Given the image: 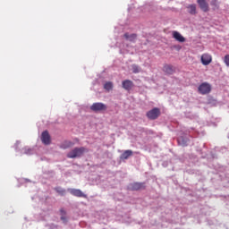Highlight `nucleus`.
Here are the masks:
<instances>
[{
    "instance_id": "9b49d317",
    "label": "nucleus",
    "mask_w": 229,
    "mask_h": 229,
    "mask_svg": "<svg viewBox=\"0 0 229 229\" xmlns=\"http://www.w3.org/2000/svg\"><path fill=\"white\" fill-rule=\"evenodd\" d=\"M122 85L123 89H124L125 90H131V89L133 88V81L130 80H125L122 82Z\"/></svg>"
},
{
    "instance_id": "f03ea898",
    "label": "nucleus",
    "mask_w": 229,
    "mask_h": 229,
    "mask_svg": "<svg viewBox=\"0 0 229 229\" xmlns=\"http://www.w3.org/2000/svg\"><path fill=\"white\" fill-rule=\"evenodd\" d=\"M198 90L199 94L205 96L206 94H210L212 91V86L208 82H203L199 86Z\"/></svg>"
},
{
    "instance_id": "dca6fc26",
    "label": "nucleus",
    "mask_w": 229,
    "mask_h": 229,
    "mask_svg": "<svg viewBox=\"0 0 229 229\" xmlns=\"http://www.w3.org/2000/svg\"><path fill=\"white\" fill-rule=\"evenodd\" d=\"M124 38H126V40H130V42H133L137 38V34L125 33Z\"/></svg>"
},
{
    "instance_id": "4be33fe9",
    "label": "nucleus",
    "mask_w": 229,
    "mask_h": 229,
    "mask_svg": "<svg viewBox=\"0 0 229 229\" xmlns=\"http://www.w3.org/2000/svg\"><path fill=\"white\" fill-rule=\"evenodd\" d=\"M61 220L62 221H67V218L65 217V215H63L62 216H61Z\"/></svg>"
},
{
    "instance_id": "6e6552de",
    "label": "nucleus",
    "mask_w": 229,
    "mask_h": 229,
    "mask_svg": "<svg viewBox=\"0 0 229 229\" xmlns=\"http://www.w3.org/2000/svg\"><path fill=\"white\" fill-rule=\"evenodd\" d=\"M202 65H210L212 64V55L209 54H203L200 57Z\"/></svg>"
},
{
    "instance_id": "aec40b11",
    "label": "nucleus",
    "mask_w": 229,
    "mask_h": 229,
    "mask_svg": "<svg viewBox=\"0 0 229 229\" xmlns=\"http://www.w3.org/2000/svg\"><path fill=\"white\" fill-rule=\"evenodd\" d=\"M132 72H133L134 74H137V73L140 72V69L139 68V66L133 64V65H132Z\"/></svg>"
},
{
    "instance_id": "39448f33",
    "label": "nucleus",
    "mask_w": 229,
    "mask_h": 229,
    "mask_svg": "<svg viewBox=\"0 0 229 229\" xmlns=\"http://www.w3.org/2000/svg\"><path fill=\"white\" fill-rule=\"evenodd\" d=\"M130 191H144L146 182H132L129 184Z\"/></svg>"
},
{
    "instance_id": "423d86ee",
    "label": "nucleus",
    "mask_w": 229,
    "mask_h": 229,
    "mask_svg": "<svg viewBox=\"0 0 229 229\" xmlns=\"http://www.w3.org/2000/svg\"><path fill=\"white\" fill-rule=\"evenodd\" d=\"M68 192H70V194H72V196H75L76 198L87 199V194L83 193V191H81V190H80V189L69 188Z\"/></svg>"
},
{
    "instance_id": "2eb2a0df",
    "label": "nucleus",
    "mask_w": 229,
    "mask_h": 229,
    "mask_svg": "<svg viewBox=\"0 0 229 229\" xmlns=\"http://www.w3.org/2000/svg\"><path fill=\"white\" fill-rule=\"evenodd\" d=\"M72 146H74V142L71 141V140H67V141H64L61 148L63 149H68V148H72Z\"/></svg>"
},
{
    "instance_id": "f3484780",
    "label": "nucleus",
    "mask_w": 229,
    "mask_h": 229,
    "mask_svg": "<svg viewBox=\"0 0 229 229\" xmlns=\"http://www.w3.org/2000/svg\"><path fill=\"white\" fill-rule=\"evenodd\" d=\"M177 141H178L179 146L185 147V146H187L188 140L183 137H179L177 139Z\"/></svg>"
},
{
    "instance_id": "f8f14e48",
    "label": "nucleus",
    "mask_w": 229,
    "mask_h": 229,
    "mask_svg": "<svg viewBox=\"0 0 229 229\" xmlns=\"http://www.w3.org/2000/svg\"><path fill=\"white\" fill-rule=\"evenodd\" d=\"M173 38L177 40V42H185V38L178 31H173Z\"/></svg>"
},
{
    "instance_id": "9d476101",
    "label": "nucleus",
    "mask_w": 229,
    "mask_h": 229,
    "mask_svg": "<svg viewBox=\"0 0 229 229\" xmlns=\"http://www.w3.org/2000/svg\"><path fill=\"white\" fill-rule=\"evenodd\" d=\"M197 3L200 8V10H202V12H208L209 7H208V3H207V0H197Z\"/></svg>"
},
{
    "instance_id": "20e7f679",
    "label": "nucleus",
    "mask_w": 229,
    "mask_h": 229,
    "mask_svg": "<svg viewBox=\"0 0 229 229\" xmlns=\"http://www.w3.org/2000/svg\"><path fill=\"white\" fill-rule=\"evenodd\" d=\"M147 117L148 119H150V121L158 119V117H160V108L154 107L152 110L147 112Z\"/></svg>"
},
{
    "instance_id": "f257e3e1",
    "label": "nucleus",
    "mask_w": 229,
    "mask_h": 229,
    "mask_svg": "<svg viewBox=\"0 0 229 229\" xmlns=\"http://www.w3.org/2000/svg\"><path fill=\"white\" fill-rule=\"evenodd\" d=\"M84 153H89V150L85 147L74 148L72 150L67 153V158H80L83 157Z\"/></svg>"
},
{
    "instance_id": "1a4fd4ad",
    "label": "nucleus",
    "mask_w": 229,
    "mask_h": 229,
    "mask_svg": "<svg viewBox=\"0 0 229 229\" xmlns=\"http://www.w3.org/2000/svg\"><path fill=\"white\" fill-rule=\"evenodd\" d=\"M163 72H165V74H174L176 69L171 64H165L163 66Z\"/></svg>"
},
{
    "instance_id": "412c9836",
    "label": "nucleus",
    "mask_w": 229,
    "mask_h": 229,
    "mask_svg": "<svg viewBox=\"0 0 229 229\" xmlns=\"http://www.w3.org/2000/svg\"><path fill=\"white\" fill-rule=\"evenodd\" d=\"M60 214H61V216H65V209L61 208L60 209Z\"/></svg>"
},
{
    "instance_id": "6ab92c4d",
    "label": "nucleus",
    "mask_w": 229,
    "mask_h": 229,
    "mask_svg": "<svg viewBox=\"0 0 229 229\" xmlns=\"http://www.w3.org/2000/svg\"><path fill=\"white\" fill-rule=\"evenodd\" d=\"M55 191L57 192V194H60V196H65V189L58 186L55 188Z\"/></svg>"
},
{
    "instance_id": "ddd939ff",
    "label": "nucleus",
    "mask_w": 229,
    "mask_h": 229,
    "mask_svg": "<svg viewBox=\"0 0 229 229\" xmlns=\"http://www.w3.org/2000/svg\"><path fill=\"white\" fill-rule=\"evenodd\" d=\"M133 155V151L131 150H125L120 157L121 160H128L130 157Z\"/></svg>"
},
{
    "instance_id": "0eeeda50",
    "label": "nucleus",
    "mask_w": 229,
    "mask_h": 229,
    "mask_svg": "<svg viewBox=\"0 0 229 229\" xmlns=\"http://www.w3.org/2000/svg\"><path fill=\"white\" fill-rule=\"evenodd\" d=\"M41 141L46 146H49L51 144V136L49 135V132L47 131H44L41 134Z\"/></svg>"
},
{
    "instance_id": "a211bd4d",
    "label": "nucleus",
    "mask_w": 229,
    "mask_h": 229,
    "mask_svg": "<svg viewBox=\"0 0 229 229\" xmlns=\"http://www.w3.org/2000/svg\"><path fill=\"white\" fill-rule=\"evenodd\" d=\"M104 89L108 91L112 90L114 89V83H112V81L106 82L104 85Z\"/></svg>"
},
{
    "instance_id": "4468645a",
    "label": "nucleus",
    "mask_w": 229,
    "mask_h": 229,
    "mask_svg": "<svg viewBox=\"0 0 229 229\" xmlns=\"http://www.w3.org/2000/svg\"><path fill=\"white\" fill-rule=\"evenodd\" d=\"M187 9H188V13L191 15H196V13H198L196 12V4H190V5L187 6Z\"/></svg>"
},
{
    "instance_id": "7ed1b4c3",
    "label": "nucleus",
    "mask_w": 229,
    "mask_h": 229,
    "mask_svg": "<svg viewBox=\"0 0 229 229\" xmlns=\"http://www.w3.org/2000/svg\"><path fill=\"white\" fill-rule=\"evenodd\" d=\"M107 108L108 106L101 102L93 103L90 106V110H92V112H106Z\"/></svg>"
}]
</instances>
